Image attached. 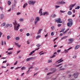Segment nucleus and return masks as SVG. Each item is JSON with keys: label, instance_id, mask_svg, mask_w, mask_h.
<instances>
[{"label": "nucleus", "instance_id": "obj_58", "mask_svg": "<svg viewBox=\"0 0 80 80\" xmlns=\"http://www.w3.org/2000/svg\"><path fill=\"white\" fill-rule=\"evenodd\" d=\"M12 27V24H9V27Z\"/></svg>", "mask_w": 80, "mask_h": 80}, {"label": "nucleus", "instance_id": "obj_11", "mask_svg": "<svg viewBox=\"0 0 80 80\" xmlns=\"http://www.w3.org/2000/svg\"><path fill=\"white\" fill-rule=\"evenodd\" d=\"M74 40V39L73 38H71L68 39L69 42H70V43H72L73 42V41Z\"/></svg>", "mask_w": 80, "mask_h": 80}, {"label": "nucleus", "instance_id": "obj_23", "mask_svg": "<svg viewBox=\"0 0 80 80\" xmlns=\"http://www.w3.org/2000/svg\"><path fill=\"white\" fill-rule=\"evenodd\" d=\"M51 17H52V18H53L55 17H56V15L55 14L52 15L51 16Z\"/></svg>", "mask_w": 80, "mask_h": 80}, {"label": "nucleus", "instance_id": "obj_20", "mask_svg": "<svg viewBox=\"0 0 80 80\" xmlns=\"http://www.w3.org/2000/svg\"><path fill=\"white\" fill-rule=\"evenodd\" d=\"M39 13L40 14H42V9H41L39 10Z\"/></svg>", "mask_w": 80, "mask_h": 80}, {"label": "nucleus", "instance_id": "obj_57", "mask_svg": "<svg viewBox=\"0 0 80 80\" xmlns=\"http://www.w3.org/2000/svg\"><path fill=\"white\" fill-rule=\"evenodd\" d=\"M63 36V34L62 33H60V37H62V36Z\"/></svg>", "mask_w": 80, "mask_h": 80}, {"label": "nucleus", "instance_id": "obj_43", "mask_svg": "<svg viewBox=\"0 0 80 80\" xmlns=\"http://www.w3.org/2000/svg\"><path fill=\"white\" fill-rule=\"evenodd\" d=\"M55 7L56 8H58V7H60L59 6H55Z\"/></svg>", "mask_w": 80, "mask_h": 80}, {"label": "nucleus", "instance_id": "obj_3", "mask_svg": "<svg viewBox=\"0 0 80 80\" xmlns=\"http://www.w3.org/2000/svg\"><path fill=\"white\" fill-rule=\"evenodd\" d=\"M60 0H58V4H59L60 5H63V4H65V2H63V0L62 1H60Z\"/></svg>", "mask_w": 80, "mask_h": 80}, {"label": "nucleus", "instance_id": "obj_37", "mask_svg": "<svg viewBox=\"0 0 80 80\" xmlns=\"http://www.w3.org/2000/svg\"><path fill=\"white\" fill-rule=\"evenodd\" d=\"M21 70H25V67H23L22 68Z\"/></svg>", "mask_w": 80, "mask_h": 80}, {"label": "nucleus", "instance_id": "obj_21", "mask_svg": "<svg viewBox=\"0 0 80 80\" xmlns=\"http://www.w3.org/2000/svg\"><path fill=\"white\" fill-rule=\"evenodd\" d=\"M68 14L69 15H72V12L70 11H69L68 12Z\"/></svg>", "mask_w": 80, "mask_h": 80}, {"label": "nucleus", "instance_id": "obj_54", "mask_svg": "<svg viewBox=\"0 0 80 80\" xmlns=\"http://www.w3.org/2000/svg\"><path fill=\"white\" fill-rule=\"evenodd\" d=\"M1 45H3V41H2L1 42Z\"/></svg>", "mask_w": 80, "mask_h": 80}, {"label": "nucleus", "instance_id": "obj_51", "mask_svg": "<svg viewBox=\"0 0 80 80\" xmlns=\"http://www.w3.org/2000/svg\"><path fill=\"white\" fill-rule=\"evenodd\" d=\"M17 63H18V62L17 61L14 64V65H17Z\"/></svg>", "mask_w": 80, "mask_h": 80}, {"label": "nucleus", "instance_id": "obj_10", "mask_svg": "<svg viewBox=\"0 0 80 80\" xmlns=\"http://www.w3.org/2000/svg\"><path fill=\"white\" fill-rule=\"evenodd\" d=\"M72 47L70 48L67 50H64V52L66 53H68V50H70V49H72Z\"/></svg>", "mask_w": 80, "mask_h": 80}, {"label": "nucleus", "instance_id": "obj_26", "mask_svg": "<svg viewBox=\"0 0 80 80\" xmlns=\"http://www.w3.org/2000/svg\"><path fill=\"white\" fill-rule=\"evenodd\" d=\"M52 30H53L54 29H55V27L53 26H52L51 27Z\"/></svg>", "mask_w": 80, "mask_h": 80}, {"label": "nucleus", "instance_id": "obj_5", "mask_svg": "<svg viewBox=\"0 0 80 80\" xmlns=\"http://www.w3.org/2000/svg\"><path fill=\"white\" fill-rule=\"evenodd\" d=\"M40 20V18L38 17H37L36 18V19L34 21V23L35 25L37 24V23Z\"/></svg>", "mask_w": 80, "mask_h": 80}, {"label": "nucleus", "instance_id": "obj_6", "mask_svg": "<svg viewBox=\"0 0 80 80\" xmlns=\"http://www.w3.org/2000/svg\"><path fill=\"white\" fill-rule=\"evenodd\" d=\"M73 25V22H68L67 23V25L68 27H71Z\"/></svg>", "mask_w": 80, "mask_h": 80}, {"label": "nucleus", "instance_id": "obj_8", "mask_svg": "<svg viewBox=\"0 0 80 80\" xmlns=\"http://www.w3.org/2000/svg\"><path fill=\"white\" fill-rule=\"evenodd\" d=\"M33 59V58L31 57L29 58H27L26 60L27 62H28V61H30L31 60H32Z\"/></svg>", "mask_w": 80, "mask_h": 80}, {"label": "nucleus", "instance_id": "obj_17", "mask_svg": "<svg viewBox=\"0 0 80 80\" xmlns=\"http://www.w3.org/2000/svg\"><path fill=\"white\" fill-rule=\"evenodd\" d=\"M68 22H72V19H68Z\"/></svg>", "mask_w": 80, "mask_h": 80}, {"label": "nucleus", "instance_id": "obj_41", "mask_svg": "<svg viewBox=\"0 0 80 80\" xmlns=\"http://www.w3.org/2000/svg\"><path fill=\"white\" fill-rule=\"evenodd\" d=\"M20 22H23V19L22 18L20 19Z\"/></svg>", "mask_w": 80, "mask_h": 80}, {"label": "nucleus", "instance_id": "obj_2", "mask_svg": "<svg viewBox=\"0 0 80 80\" xmlns=\"http://www.w3.org/2000/svg\"><path fill=\"white\" fill-rule=\"evenodd\" d=\"M55 22H57L58 23H61L62 21H61V19L59 18L55 20Z\"/></svg>", "mask_w": 80, "mask_h": 80}, {"label": "nucleus", "instance_id": "obj_18", "mask_svg": "<svg viewBox=\"0 0 80 80\" xmlns=\"http://www.w3.org/2000/svg\"><path fill=\"white\" fill-rule=\"evenodd\" d=\"M43 30L42 29H40L39 30L38 32L37 33L38 34H39L40 33H41V31H42Z\"/></svg>", "mask_w": 80, "mask_h": 80}, {"label": "nucleus", "instance_id": "obj_32", "mask_svg": "<svg viewBox=\"0 0 80 80\" xmlns=\"http://www.w3.org/2000/svg\"><path fill=\"white\" fill-rule=\"evenodd\" d=\"M1 19H2L3 18V15L2 14L1 16Z\"/></svg>", "mask_w": 80, "mask_h": 80}, {"label": "nucleus", "instance_id": "obj_53", "mask_svg": "<svg viewBox=\"0 0 80 80\" xmlns=\"http://www.w3.org/2000/svg\"><path fill=\"white\" fill-rule=\"evenodd\" d=\"M65 70V69L64 68H62L60 69L59 70Z\"/></svg>", "mask_w": 80, "mask_h": 80}, {"label": "nucleus", "instance_id": "obj_59", "mask_svg": "<svg viewBox=\"0 0 80 80\" xmlns=\"http://www.w3.org/2000/svg\"><path fill=\"white\" fill-rule=\"evenodd\" d=\"M48 36V33H47L46 35H45V37H47Z\"/></svg>", "mask_w": 80, "mask_h": 80}, {"label": "nucleus", "instance_id": "obj_39", "mask_svg": "<svg viewBox=\"0 0 80 80\" xmlns=\"http://www.w3.org/2000/svg\"><path fill=\"white\" fill-rule=\"evenodd\" d=\"M51 62H52V60H48V63H51Z\"/></svg>", "mask_w": 80, "mask_h": 80}, {"label": "nucleus", "instance_id": "obj_55", "mask_svg": "<svg viewBox=\"0 0 80 80\" xmlns=\"http://www.w3.org/2000/svg\"><path fill=\"white\" fill-rule=\"evenodd\" d=\"M21 14V13L20 12H18L17 13V15H20Z\"/></svg>", "mask_w": 80, "mask_h": 80}, {"label": "nucleus", "instance_id": "obj_30", "mask_svg": "<svg viewBox=\"0 0 80 80\" xmlns=\"http://www.w3.org/2000/svg\"><path fill=\"white\" fill-rule=\"evenodd\" d=\"M11 37H10V36H8L7 37V40H9V38H10Z\"/></svg>", "mask_w": 80, "mask_h": 80}, {"label": "nucleus", "instance_id": "obj_33", "mask_svg": "<svg viewBox=\"0 0 80 80\" xmlns=\"http://www.w3.org/2000/svg\"><path fill=\"white\" fill-rule=\"evenodd\" d=\"M33 20H34L33 18H32L31 20V22H33Z\"/></svg>", "mask_w": 80, "mask_h": 80}, {"label": "nucleus", "instance_id": "obj_50", "mask_svg": "<svg viewBox=\"0 0 80 80\" xmlns=\"http://www.w3.org/2000/svg\"><path fill=\"white\" fill-rule=\"evenodd\" d=\"M61 52V50H58L57 51V52H58V53H59V52Z\"/></svg>", "mask_w": 80, "mask_h": 80}, {"label": "nucleus", "instance_id": "obj_38", "mask_svg": "<svg viewBox=\"0 0 80 80\" xmlns=\"http://www.w3.org/2000/svg\"><path fill=\"white\" fill-rule=\"evenodd\" d=\"M10 24H7L6 25V26L7 27H9Z\"/></svg>", "mask_w": 80, "mask_h": 80}, {"label": "nucleus", "instance_id": "obj_15", "mask_svg": "<svg viewBox=\"0 0 80 80\" xmlns=\"http://www.w3.org/2000/svg\"><path fill=\"white\" fill-rule=\"evenodd\" d=\"M15 45H17V47H19V48H20V47H21V45H19L18 44V43H17L16 42H15Z\"/></svg>", "mask_w": 80, "mask_h": 80}, {"label": "nucleus", "instance_id": "obj_42", "mask_svg": "<svg viewBox=\"0 0 80 80\" xmlns=\"http://www.w3.org/2000/svg\"><path fill=\"white\" fill-rule=\"evenodd\" d=\"M55 57V54H53L52 56L51 57V58H53L54 57Z\"/></svg>", "mask_w": 80, "mask_h": 80}, {"label": "nucleus", "instance_id": "obj_24", "mask_svg": "<svg viewBox=\"0 0 80 80\" xmlns=\"http://www.w3.org/2000/svg\"><path fill=\"white\" fill-rule=\"evenodd\" d=\"M34 52L35 51H33L32 52H31L30 54H29V55H32Z\"/></svg>", "mask_w": 80, "mask_h": 80}, {"label": "nucleus", "instance_id": "obj_22", "mask_svg": "<svg viewBox=\"0 0 80 80\" xmlns=\"http://www.w3.org/2000/svg\"><path fill=\"white\" fill-rule=\"evenodd\" d=\"M68 30H69V28L67 29V30L63 33V34H65V33H67V31H68Z\"/></svg>", "mask_w": 80, "mask_h": 80}, {"label": "nucleus", "instance_id": "obj_1", "mask_svg": "<svg viewBox=\"0 0 80 80\" xmlns=\"http://www.w3.org/2000/svg\"><path fill=\"white\" fill-rule=\"evenodd\" d=\"M13 23L14 25V30H18L19 29V27H20V26L19 25V24H17L16 21H15Z\"/></svg>", "mask_w": 80, "mask_h": 80}, {"label": "nucleus", "instance_id": "obj_63", "mask_svg": "<svg viewBox=\"0 0 80 80\" xmlns=\"http://www.w3.org/2000/svg\"><path fill=\"white\" fill-rule=\"evenodd\" d=\"M73 13H75V9L73 10Z\"/></svg>", "mask_w": 80, "mask_h": 80}, {"label": "nucleus", "instance_id": "obj_25", "mask_svg": "<svg viewBox=\"0 0 80 80\" xmlns=\"http://www.w3.org/2000/svg\"><path fill=\"white\" fill-rule=\"evenodd\" d=\"M5 25V23L3 22L1 25V27H4Z\"/></svg>", "mask_w": 80, "mask_h": 80}, {"label": "nucleus", "instance_id": "obj_4", "mask_svg": "<svg viewBox=\"0 0 80 80\" xmlns=\"http://www.w3.org/2000/svg\"><path fill=\"white\" fill-rule=\"evenodd\" d=\"M35 2H36L35 1H29L28 2V3L29 5H34L35 3Z\"/></svg>", "mask_w": 80, "mask_h": 80}, {"label": "nucleus", "instance_id": "obj_12", "mask_svg": "<svg viewBox=\"0 0 80 80\" xmlns=\"http://www.w3.org/2000/svg\"><path fill=\"white\" fill-rule=\"evenodd\" d=\"M63 61V60H62V58H61L60 60H58L57 62H58V63H61V62H62Z\"/></svg>", "mask_w": 80, "mask_h": 80}, {"label": "nucleus", "instance_id": "obj_45", "mask_svg": "<svg viewBox=\"0 0 80 80\" xmlns=\"http://www.w3.org/2000/svg\"><path fill=\"white\" fill-rule=\"evenodd\" d=\"M26 35L28 37V36H30V34L29 33H27L26 34Z\"/></svg>", "mask_w": 80, "mask_h": 80}, {"label": "nucleus", "instance_id": "obj_35", "mask_svg": "<svg viewBox=\"0 0 80 80\" xmlns=\"http://www.w3.org/2000/svg\"><path fill=\"white\" fill-rule=\"evenodd\" d=\"M65 30L64 29H62V30L60 32H63Z\"/></svg>", "mask_w": 80, "mask_h": 80}, {"label": "nucleus", "instance_id": "obj_19", "mask_svg": "<svg viewBox=\"0 0 80 80\" xmlns=\"http://www.w3.org/2000/svg\"><path fill=\"white\" fill-rule=\"evenodd\" d=\"M32 68H33V67L32 66H31V67H30L29 68H28V70L27 71V73H28V72H29L30 70V69Z\"/></svg>", "mask_w": 80, "mask_h": 80}, {"label": "nucleus", "instance_id": "obj_31", "mask_svg": "<svg viewBox=\"0 0 80 80\" xmlns=\"http://www.w3.org/2000/svg\"><path fill=\"white\" fill-rule=\"evenodd\" d=\"M27 4L26 3L23 6V8H25V7H26V6H27Z\"/></svg>", "mask_w": 80, "mask_h": 80}, {"label": "nucleus", "instance_id": "obj_56", "mask_svg": "<svg viewBox=\"0 0 80 80\" xmlns=\"http://www.w3.org/2000/svg\"><path fill=\"white\" fill-rule=\"evenodd\" d=\"M60 12H61V13H64V12H65V11H62V10H61Z\"/></svg>", "mask_w": 80, "mask_h": 80}, {"label": "nucleus", "instance_id": "obj_29", "mask_svg": "<svg viewBox=\"0 0 80 80\" xmlns=\"http://www.w3.org/2000/svg\"><path fill=\"white\" fill-rule=\"evenodd\" d=\"M15 39L16 40H20V38L18 37H17Z\"/></svg>", "mask_w": 80, "mask_h": 80}, {"label": "nucleus", "instance_id": "obj_7", "mask_svg": "<svg viewBox=\"0 0 80 80\" xmlns=\"http://www.w3.org/2000/svg\"><path fill=\"white\" fill-rule=\"evenodd\" d=\"M48 15V12H46L43 13L42 14H40V16H42V15Z\"/></svg>", "mask_w": 80, "mask_h": 80}, {"label": "nucleus", "instance_id": "obj_48", "mask_svg": "<svg viewBox=\"0 0 80 80\" xmlns=\"http://www.w3.org/2000/svg\"><path fill=\"white\" fill-rule=\"evenodd\" d=\"M13 48H10L8 49V50H12Z\"/></svg>", "mask_w": 80, "mask_h": 80}, {"label": "nucleus", "instance_id": "obj_49", "mask_svg": "<svg viewBox=\"0 0 80 80\" xmlns=\"http://www.w3.org/2000/svg\"><path fill=\"white\" fill-rule=\"evenodd\" d=\"M2 33L1 32H0V38L2 37Z\"/></svg>", "mask_w": 80, "mask_h": 80}, {"label": "nucleus", "instance_id": "obj_52", "mask_svg": "<svg viewBox=\"0 0 80 80\" xmlns=\"http://www.w3.org/2000/svg\"><path fill=\"white\" fill-rule=\"evenodd\" d=\"M62 65V64H59L58 65H56V67H59V66H60V65Z\"/></svg>", "mask_w": 80, "mask_h": 80}, {"label": "nucleus", "instance_id": "obj_61", "mask_svg": "<svg viewBox=\"0 0 80 80\" xmlns=\"http://www.w3.org/2000/svg\"><path fill=\"white\" fill-rule=\"evenodd\" d=\"M6 62H7V61H4L3 62V63H6Z\"/></svg>", "mask_w": 80, "mask_h": 80}, {"label": "nucleus", "instance_id": "obj_62", "mask_svg": "<svg viewBox=\"0 0 80 80\" xmlns=\"http://www.w3.org/2000/svg\"><path fill=\"white\" fill-rule=\"evenodd\" d=\"M2 68H6V67H5L3 66H2Z\"/></svg>", "mask_w": 80, "mask_h": 80}, {"label": "nucleus", "instance_id": "obj_60", "mask_svg": "<svg viewBox=\"0 0 80 80\" xmlns=\"http://www.w3.org/2000/svg\"><path fill=\"white\" fill-rule=\"evenodd\" d=\"M20 31L21 32H23V29H20Z\"/></svg>", "mask_w": 80, "mask_h": 80}, {"label": "nucleus", "instance_id": "obj_40", "mask_svg": "<svg viewBox=\"0 0 80 80\" xmlns=\"http://www.w3.org/2000/svg\"><path fill=\"white\" fill-rule=\"evenodd\" d=\"M51 35H52V36H53V35H54V32H52L51 33Z\"/></svg>", "mask_w": 80, "mask_h": 80}, {"label": "nucleus", "instance_id": "obj_14", "mask_svg": "<svg viewBox=\"0 0 80 80\" xmlns=\"http://www.w3.org/2000/svg\"><path fill=\"white\" fill-rule=\"evenodd\" d=\"M76 4H72L71 5L69 6V8H72V7H73L75 6V5Z\"/></svg>", "mask_w": 80, "mask_h": 80}, {"label": "nucleus", "instance_id": "obj_36", "mask_svg": "<svg viewBox=\"0 0 80 80\" xmlns=\"http://www.w3.org/2000/svg\"><path fill=\"white\" fill-rule=\"evenodd\" d=\"M75 9H78H78H79V8H80V6H78Z\"/></svg>", "mask_w": 80, "mask_h": 80}, {"label": "nucleus", "instance_id": "obj_9", "mask_svg": "<svg viewBox=\"0 0 80 80\" xmlns=\"http://www.w3.org/2000/svg\"><path fill=\"white\" fill-rule=\"evenodd\" d=\"M78 72H76L74 74V76L75 77V78H77L78 77Z\"/></svg>", "mask_w": 80, "mask_h": 80}, {"label": "nucleus", "instance_id": "obj_34", "mask_svg": "<svg viewBox=\"0 0 80 80\" xmlns=\"http://www.w3.org/2000/svg\"><path fill=\"white\" fill-rule=\"evenodd\" d=\"M8 5H9L11 4V2H10V1H8Z\"/></svg>", "mask_w": 80, "mask_h": 80}, {"label": "nucleus", "instance_id": "obj_27", "mask_svg": "<svg viewBox=\"0 0 80 80\" xmlns=\"http://www.w3.org/2000/svg\"><path fill=\"white\" fill-rule=\"evenodd\" d=\"M67 37H68L67 36H65L64 37L62 38H61V40H63V39H65V38H67Z\"/></svg>", "mask_w": 80, "mask_h": 80}, {"label": "nucleus", "instance_id": "obj_46", "mask_svg": "<svg viewBox=\"0 0 80 80\" xmlns=\"http://www.w3.org/2000/svg\"><path fill=\"white\" fill-rule=\"evenodd\" d=\"M58 27H61V26H62V24H58Z\"/></svg>", "mask_w": 80, "mask_h": 80}, {"label": "nucleus", "instance_id": "obj_28", "mask_svg": "<svg viewBox=\"0 0 80 80\" xmlns=\"http://www.w3.org/2000/svg\"><path fill=\"white\" fill-rule=\"evenodd\" d=\"M41 37V36L40 35H38L36 36V38L37 39V38H40Z\"/></svg>", "mask_w": 80, "mask_h": 80}, {"label": "nucleus", "instance_id": "obj_13", "mask_svg": "<svg viewBox=\"0 0 80 80\" xmlns=\"http://www.w3.org/2000/svg\"><path fill=\"white\" fill-rule=\"evenodd\" d=\"M55 71H56V70H54L53 72H49V73H48L47 74V75H49L52 74V73H54V72H55Z\"/></svg>", "mask_w": 80, "mask_h": 80}, {"label": "nucleus", "instance_id": "obj_16", "mask_svg": "<svg viewBox=\"0 0 80 80\" xmlns=\"http://www.w3.org/2000/svg\"><path fill=\"white\" fill-rule=\"evenodd\" d=\"M80 47V46L78 45H76V47L75 48V49L77 50Z\"/></svg>", "mask_w": 80, "mask_h": 80}, {"label": "nucleus", "instance_id": "obj_64", "mask_svg": "<svg viewBox=\"0 0 80 80\" xmlns=\"http://www.w3.org/2000/svg\"><path fill=\"white\" fill-rule=\"evenodd\" d=\"M57 39V38H55L54 40V42H55V41Z\"/></svg>", "mask_w": 80, "mask_h": 80}, {"label": "nucleus", "instance_id": "obj_47", "mask_svg": "<svg viewBox=\"0 0 80 80\" xmlns=\"http://www.w3.org/2000/svg\"><path fill=\"white\" fill-rule=\"evenodd\" d=\"M10 54H12V52H9L8 53V55H10Z\"/></svg>", "mask_w": 80, "mask_h": 80}, {"label": "nucleus", "instance_id": "obj_44", "mask_svg": "<svg viewBox=\"0 0 80 80\" xmlns=\"http://www.w3.org/2000/svg\"><path fill=\"white\" fill-rule=\"evenodd\" d=\"M37 47H40V45L39 44H38L37 45Z\"/></svg>", "mask_w": 80, "mask_h": 80}]
</instances>
